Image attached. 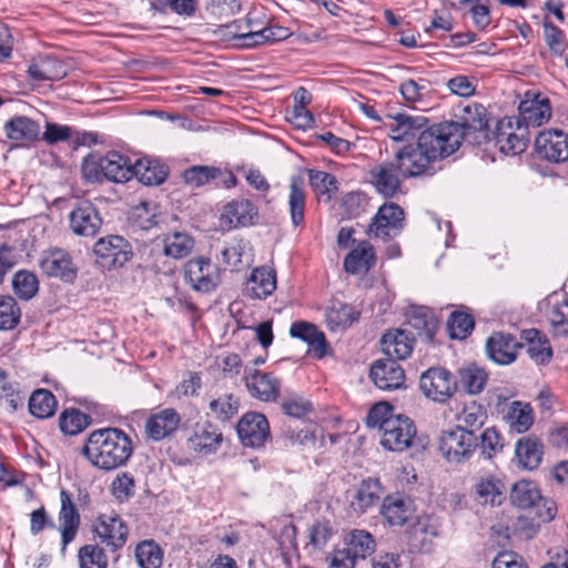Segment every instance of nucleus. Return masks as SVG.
Returning <instances> with one entry per match:
<instances>
[{"label": "nucleus", "mask_w": 568, "mask_h": 568, "mask_svg": "<svg viewBox=\"0 0 568 568\" xmlns=\"http://www.w3.org/2000/svg\"><path fill=\"white\" fill-rule=\"evenodd\" d=\"M194 246L192 236L184 232H174L164 239V254L173 258L189 255Z\"/></svg>", "instance_id": "8fccbe9b"}, {"label": "nucleus", "mask_w": 568, "mask_h": 568, "mask_svg": "<svg viewBox=\"0 0 568 568\" xmlns=\"http://www.w3.org/2000/svg\"><path fill=\"white\" fill-rule=\"evenodd\" d=\"M471 493L476 504L496 507L505 499V485L495 473L483 471L475 476Z\"/></svg>", "instance_id": "ddd939ff"}, {"label": "nucleus", "mask_w": 568, "mask_h": 568, "mask_svg": "<svg viewBox=\"0 0 568 568\" xmlns=\"http://www.w3.org/2000/svg\"><path fill=\"white\" fill-rule=\"evenodd\" d=\"M55 408V397L47 389L34 390L30 396L29 410L37 418L44 419L51 417Z\"/></svg>", "instance_id": "49530a36"}, {"label": "nucleus", "mask_w": 568, "mask_h": 568, "mask_svg": "<svg viewBox=\"0 0 568 568\" xmlns=\"http://www.w3.org/2000/svg\"><path fill=\"white\" fill-rule=\"evenodd\" d=\"M305 202L304 181L298 176H293L290 181L288 206L291 222L295 227L304 222Z\"/></svg>", "instance_id": "c03bdc74"}, {"label": "nucleus", "mask_w": 568, "mask_h": 568, "mask_svg": "<svg viewBox=\"0 0 568 568\" xmlns=\"http://www.w3.org/2000/svg\"><path fill=\"white\" fill-rule=\"evenodd\" d=\"M538 310L540 315L550 324L555 334H568V300L564 292H552L544 298Z\"/></svg>", "instance_id": "dca6fc26"}, {"label": "nucleus", "mask_w": 568, "mask_h": 568, "mask_svg": "<svg viewBox=\"0 0 568 568\" xmlns=\"http://www.w3.org/2000/svg\"><path fill=\"white\" fill-rule=\"evenodd\" d=\"M243 379L252 397L262 402H274L277 399L281 383L273 374L246 365Z\"/></svg>", "instance_id": "2eb2a0df"}, {"label": "nucleus", "mask_w": 568, "mask_h": 568, "mask_svg": "<svg viewBox=\"0 0 568 568\" xmlns=\"http://www.w3.org/2000/svg\"><path fill=\"white\" fill-rule=\"evenodd\" d=\"M93 532L101 544L111 550H118L125 545L129 529L118 515L102 514L93 524Z\"/></svg>", "instance_id": "4468645a"}, {"label": "nucleus", "mask_w": 568, "mask_h": 568, "mask_svg": "<svg viewBox=\"0 0 568 568\" xmlns=\"http://www.w3.org/2000/svg\"><path fill=\"white\" fill-rule=\"evenodd\" d=\"M541 493L538 485L531 480H519L510 490L513 505L521 509H530L537 501L541 500Z\"/></svg>", "instance_id": "37998d69"}, {"label": "nucleus", "mask_w": 568, "mask_h": 568, "mask_svg": "<svg viewBox=\"0 0 568 568\" xmlns=\"http://www.w3.org/2000/svg\"><path fill=\"white\" fill-rule=\"evenodd\" d=\"M276 288L275 272L268 267L255 268L248 280V292L254 298H265Z\"/></svg>", "instance_id": "a19ab883"}, {"label": "nucleus", "mask_w": 568, "mask_h": 568, "mask_svg": "<svg viewBox=\"0 0 568 568\" xmlns=\"http://www.w3.org/2000/svg\"><path fill=\"white\" fill-rule=\"evenodd\" d=\"M70 227L77 235L93 236L100 230L102 220L95 207L89 203H80L70 213Z\"/></svg>", "instance_id": "a878e982"}, {"label": "nucleus", "mask_w": 568, "mask_h": 568, "mask_svg": "<svg viewBox=\"0 0 568 568\" xmlns=\"http://www.w3.org/2000/svg\"><path fill=\"white\" fill-rule=\"evenodd\" d=\"M373 383L383 390L400 388L405 383V373L400 365L393 358L377 359L369 372Z\"/></svg>", "instance_id": "412c9836"}, {"label": "nucleus", "mask_w": 568, "mask_h": 568, "mask_svg": "<svg viewBox=\"0 0 568 568\" xmlns=\"http://www.w3.org/2000/svg\"><path fill=\"white\" fill-rule=\"evenodd\" d=\"M215 33L223 40L236 41V45L242 48H254L264 43L281 41L288 37V30H276V33L251 31L246 28L245 20H235L232 23L220 26Z\"/></svg>", "instance_id": "0eeeda50"}, {"label": "nucleus", "mask_w": 568, "mask_h": 568, "mask_svg": "<svg viewBox=\"0 0 568 568\" xmlns=\"http://www.w3.org/2000/svg\"><path fill=\"white\" fill-rule=\"evenodd\" d=\"M366 425L377 432L381 446L394 453L409 449L417 435L413 419L403 414H395L394 408L385 402L369 409Z\"/></svg>", "instance_id": "f257e3e1"}, {"label": "nucleus", "mask_w": 568, "mask_h": 568, "mask_svg": "<svg viewBox=\"0 0 568 568\" xmlns=\"http://www.w3.org/2000/svg\"><path fill=\"white\" fill-rule=\"evenodd\" d=\"M133 163L119 152H109L104 156L89 155L82 162V174L89 182L103 179L123 183L132 179Z\"/></svg>", "instance_id": "7ed1b4c3"}, {"label": "nucleus", "mask_w": 568, "mask_h": 568, "mask_svg": "<svg viewBox=\"0 0 568 568\" xmlns=\"http://www.w3.org/2000/svg\"><path fill=\"white\" fill-rule=\"evenodd\" d=\"M400 93L406 102L415 103L422 101L428 93V83L425 80H406L400 84Z\"/></svg>", "instance_id": "338daca9"}, {"label": "nucleus", "mask_w": 568, "mask_h": 568, "mask_svg": "<svg viewBox=\"0 0 568 568\" xmlns=\"http://www.w3.org/2000/svg\"><path fill=\"white\" fill-rule=\"evenodd\" d=\"M93 251L97 262L108 270L121 267L132 257L131 245L120 235L101 237L94 244Z\"/></svg>", "instance_id": "1a4fd4ad"}, {"label": "nucleus", "mask_w": 568, "mask_h": 568, "mask_svg": "<svg viewBox=\"0 0 568 568\" xmlns=\"http://www.w3.org/2000/svg\"><path fill=\"white\" fill-rule=\"evenodd\" d=\"M419 389L427 399L444 404L457 392V379L447 368L430 367L420 375Z\"/></svg>", "instance_id": "423d86ee"}, {"label": "nucleus", "mask_w": 568, "mask_h": 568, "mask_svg": "<svg viewBox=\"0 0 568 568\" xmlns=\"http://www.w3.org/2000/svg\"><path fill=\"white\" fill-rule=\"evenodd\" d=\"M133 453L130 436L119 428L93 430L82 448L83 456L92 466L113 470L126 464Z\"/></svg>", "instance_id": "f03ea898"}, {"label": "nucleus", "mask_w": 568, "mask_h": 568, "mask_svg": "<svg viewBox=\"0 0 568 568\" xmlns=\"http://www.w3.org/2000/svg\"><path fill=\"white\" fill-rule=\"evenodd\" d=\"M518 343L509 334H494L486 343L487 354L490 359L500 365L513 363L517 356Z\"/></svg>", "instance_id": "7c9ffc66"}, {"label": "nucleus", "mask_w": 568, "mask_h": 568, "mask_svg": "<svg viewBox=\"0 0 568 568\" xmlns=\"http://www.w3.org/2000/svg\"><path fill=\"white\" fill-rule=\"evenodd\" d=\"M270 532L284 544L295 538L296 528L288 516H281L270 520Z\"/></svg>", "instance_id": "69168bd1"}, {"label": "nucleus", "mask_w": 568, "mask_h": 568, "mask_svg": "<svg viewBox=\"0 0 568 568\" xmlns=\"http://www.w3.org/2000/svg\"><path fill=\"white\" fill-rule=\"evenodd\" d=\"M310 183L314 192L329 201L332 194L337 191V181L334 175L324 171H310Z\"/></svg>", "instance_id": "5fc2aeb1"}, {"label": "nucleus", "mask_w": 568, "mask_h": 568, "mask_svg": "<svg viewBox=\"0 0 568 568\" xmlns=\"http://www.w3.org/2000/svg\"><path fill=\"white\" fill-rule=\"evenodd\" d=\"M281 408L287 416L302 418L312 412L313 406L312 403L306 398L294 395L285 399L282 403Z\"/></svg>", "instance_id": "774afa93"}, {"label": "nucleus", "mask_w": 568, "mask_h": 568, "mask_svg": "<svg viewBox=\"0 0 568 568\" xmlns=\"http://www.w3.org/2000/svg\"><path fill=\"white\" fill-rule=\"evenodd\" d=\"M256 215L257 209L252 202L244 199L233 200L224 205L220 223L226 230L248 226L254 223Z\"/></svg>", "instance_id": "393cba45"}, {"label": "nucleus", "mask_w": 568, "mask_h": 568, "mask_svg": "<svg viewBox=\"0 0 568 568\" xmlns=\"http://www.w3.org/2000/svg\"><path fill=\"white\" fill-rule=\"evenodd\" d=\"M402 178H406L395 158L371 170V182L376 191L386 196H394L400 187Z\"/></svg>", "instance_id": "aec40b11"}, {"label": "nucleus", "mask_w": 568, "mask_h": 568, "mask_svg": "<svg viewBox=\"0 0 568 568\" xmlns=\"http://www.w3.org/2000/svg\"><path fill=\"white\" fill-rule=\"evenodd\" d=\"M180 422V414L174 408H164L146 419L145 434L153 440H161L174 433Z\"/></svg>", "instance_id": "bb28decb"}, {"label": "nucleus", "mask_w": 568, "mask_h": 568, "mask_svg": "<svg viewBox=\"0 0 568 568\" xmlns=\"http://www.w3.org/2000/svg\"><path fill=\"white\" fill-rule=\"evenodd\" d=\"M359 313L351 305L334 302L326 312L325 320L331 331L344 329L357 322Z\"/></svg>", "instance_id": "79ce46f5"}, {"label": "nucleus", "mask_w": 568, "mask_h": 568, "mask_svg": "<svg viewBox=\"0 0 568 568\" xmlns=\"http://www.w3.org/2000/svg\"><path fill=\"white\" fill-rule=\"evenodd\" d=\"M67 74L64 65L52 57H40L28 67V75L37 82L57 81Z\"/></svg>", "instance_id": "f704fd0d"}, {"label": "nucleus", "mask_w": 568, "mask_h": 568, "mask_svg": "<svg viewBox=\"0 0 568 568\" xmlns=\"http://www.w3.org/2000/svg\"><path fill=\"white\" fill-rule=\"evenodd\" d=\"M519 114L516 116L520 123L528 129V126H540L547 123L551 118V105L547 97L536 94L534 98L526 95L518 106Z\"/></svg>", "instance_id": "4be33fe9"}, {"label": "nucleus", "mask_w": 568, "mask_h": 568, "mask_svg": "<svg viewBox=\"0 0 568 568\" xmlns=\"http://www.w3.org/2000/svg\"><path fill=\"white\" fill-rule=\"evenodd\" d=\"M464 128L454 122H444L423 129L418 141L435 160H442L458 150L464 140Z\"/></svg>", "instance_id": "20e7f679"}, {"label": "nucleus", "mask_w": 568, "mask_h": 568, "mask_svg": "<svg viewBox=\"0 0 568 568\" xmlns=\"http://www.w3.org/2000/svg\"><path fill=\"white\" fill-rule=\"evenodd\" d=\"M6 136L12 141L33 142L40 136V124L24 115H16L4 123Z\"/></svg>", "instance_id": "473e14b6"}, {"label": "nucleus", "mask_w": 568, "mask_h": 568, "mask_svg": "<svg viewBox=\"0 0 568 568\" xmlns=\"http://www.w3.org/2000/svg\"><path fill=\"white\" fill-rule=\"evenodd\" d=\"M479 445L484 457L490 459L501 452L503 437L494 427H489L481 433Z\"/></svg>", "instance_id": "0e129e2a"}, {"label": "nucleus", "mask_w": 568, "mask_h": 568, "mask_svg": "<svg viewBox=\"0 0 568 568\" xmlns=\"http://www.w3.org/2000/svg\"><path fill=\"white\" fill-rule=\"evenodd\" d=\"M135 176L145 185H159L168 176L165 165L151 159H139L132 165V178Z\"/></svg>", "instance_id": "ea45409f"}, {"label": "nucleus", "mask_w": 568, "mask_h": 568, "mask_svg": "<svg viewBox=\"0 0 568 568\" xmlns=\"http://www.w3.org/2000/svg\"><path fill=\"white\" fill-rule=\"evenodd\" d=\"M537 153L551 162L568 160V135L562 131L540 132L535 141Z\"/></svg>", "instance_id": "b1692460"}, {"label": "nucleus", "mask_w": 568, "mask_h": 568, "mask_svg": "<svg viewBox=\"0 0 568 568\" xmlns=\"http://www.w3.org/2000/svg\"><path fill=\"white\" fill-rule=\"evenodd\" d=\"M415 339L405 331L394 329L385 333L381 339L383 352L393 359L402 361L410 356Z\"/></svg>", "instance_id": "2f4dec72"}, {"label": "nucleus", "mask_w": 568, "mask_h": 568, "mask_svg": "<svg viewBox=\"0 0 568 568\" xmlns=\"http://www.w3.org/2000/svg\"><path fill=\"white\" fill-rule=\"evenodd\" d=\"M542 38L554 57H564L568 47L565 33L547 18L542 21Z\"/></svg>", "instance_id": "09e8293b"}, {"label": "nucleus", "mask_w": 568, "mask_h": 568, "mask_svg": "<svg viewBox=\"0 0 568 568\" xmlns=\"http://www.w3.org/2000/svg\"><path fill=\"white\" fill-rule=\"evenodd\" d=\"M459 374L460 383L467 393L478 394L484 389L487 382V374L484 369L471 365L462 368Z\"/></svg>", "instance_id": "6e6d98bb"}, {"label": "nucleus", "mask_w": 568, "mask_h": 568, "mask_svg": "<svg viewBox=\"0 0 568 568\" xmlns=\"http://www.w3.org/2000/svg\"><path fill=\"white\" fill-rule=\"evenodd\" d=\"M80 568H106L108 559L98 545H85L79 550Z\"/></svg>", "instance_id": "052dcab7"}, {"label": "nucleus", "mask_w": 568, "mask_h": 568, "mask_svg": "<svg viewBox=\"0 0 568 568\" xmlns=\"http://www.w3.org/2000/svg\"><path fill=\"white\" fill-rule=\"evenodd\" d=\"M135 558L141 568H161L163 551L152 540H144L135 548Z\"/></svg>", "instance_id": "3c124183"}, {"label": "nucleus", "mask_w": 568, "mask_h": 568, "mask_svg": "<svg viewBox=\"0 0 568 568\" xmlns=\"http://www.w3.org/2000/svg\"><path fill=\"white\" fill-rule=\"evenodd\" d=\"M506 420L511 432L517 434L526 433L534 423L531 406L523 402H513L508 407Z\"/></svg>", "instance_id": "a18cd8bd"}, {"label": "nucleus", "mask_w": 568, "mask_h": 568, "mask_svg": "<svg viewBox=\"0 0 568 568\" xmlns=\"http://www.w3.org/2000/svg\"><path fill=\"white\" fill-rule=\"evenodd\" d=\"M486 417L487 415L485 408L480 404L473 400L466 404L463 410L459 413L458 422L465 428L480 427L484 425Z\"/></svg>", "instance_id": "e2e57ef3"}, {"label": "nucleus", "mask_w": 568, "mask_h": 568, "mask_svg": "<svg viewBox=\"0 0 568 568\" xmlns=\"http://www.w3.org/2000/svg\"><path fill=\"white\" fill-rule=\"evenodd\" d=\"M395 160L406 178L426 173L436 161L418 140L416 146L406 145L396 152Z\"/></svg>", "instance_id": "a211bd4d"}, {"label": "nucleus", "mask_w": 568, "mask_h": 568, "mask_svg": "<svg viewBox=\"0 0 568 568\" xmlns=\"http://www.w3.org/2000/svg\"><path fill=\"white\" fill-rule=\"evenodd\" d=\"M495 141L504 154H520L528 145V131L516 116H505L496 124Z\"/></svg>", "instance_id": "6e6552de"}, {"label": "nucleus", "mask_w": 568, "mask_h": 568, "mask_svg": "<svg viewBox=\"0 0 568 568\" xmlns=\"http://www.w3.org/2000/svg\"><path fill=\"white\" fill-rule=\"evenodd\" d=\"M515 455L521 468L534 470L542 460L544 446L535 437H523L516 443Z\"/></svg>", "instance_id": "c9c22d12"}, {"label": "nucleus", "mask_w": 568, "mask_h": 568, "mask_svg": "<svg viewBox=\"0 0 568 568\" xmlns=\"http://www.w3.org/2000/svg\"><path fill=\"white\" fill-rule=\"evenodd\" d=\"M211 413L221 420L232 418L239 412V400L231 394H224L209 404Z\"/></svg>", "instance_id": "bf43d9fd"}, {"label": "nucleus", "mask_w": 568, "mask_h": 568, "mask_svg": "<svg viewBox=\"0 0 568 568\" xmlns=\"http://www.w3.org/2000/svg\"><path fill=\"white\" fill-rule=\"evenodd\" d=\"M221 175V170L214 166L195 165L183 172V180L192 187H200Z\"/></svg>", "instance_id": "864d4df0"}, {"label": "nucleus", "mask_w": 568, "mask_h": 568, "mask_svg": "<svg viewBox=\"0 0 568 568\" xmlns=\"http://www.w3.org/2000/svg\"><path fill=\"white\" fill-rule=\"evenodd\" d=\"M14 293L22 300L32 298L39 288V282L34 274L28 271H19L12 281Z\"/></svg>", "instance_id": "4d7b16f0"}, {"label": "nucleus", "mask_w": 568, "mask_h": 568, "mask_svg": "<svg viewBox=\"0 0 568 568\" xmlns=\"http://www.w3.org/2000/svg\"><path fill=\"white\" fill-rule=\"evenodd\" d=\"M381 514L389 525L402 526L414 514L413 501L403 495H389L383 500Z\"/></svg>", "instance_id": "c756f323"}, {"label": "nucleus", "mask_w": 568, "mask_h": 568, "mask_svg": "<svg viewBox=\"0 0 568 568\" xmlns=\"http://www.w3.org/2000/svg\"><path fill=\"white\" fill-rule=\"evenodd\" d=\"M426 125L427 119L425 116L407 113L389 114L384 121L387 135L396 142L414 138L417 133H420Z\"/></svg>", "instance_id": "6ab92c4d"}, {"label": "nucleus", "mask_w": 568, "mask_h": 568, "mask_svg": "<svg viewBox=\"0 0 568 568\" xmlns=\"http://www.w3.org/2000/svg\"><path fill=\"white\" fill-rule=\"evenodd\" d=\"M39 266L49 277H59L65 282H72L75 277V268L70 255L60 248L44 251L39 260Z\"/></svg>", "instance_id": "5701e85b"}, {"label": "nucleus", "mask_w": 568, "mask_h": 568, "mask_svg": "<svg viewBox=\"0 0 568 568\" xmlns=\"http://www.w3.org/2000/svg\"><path fill=\"white\" fill-rule=\"evenodd\" d=\"M412 546L419 551H429L438 536V525L430 517L418 518L409 530Z\"/></svg>", "instance_id": "58836bf2"}, {"label": "nucleus", "mask_w": 568, "mask_h": 568, "mask_svg": "<svg viewBox=\"0 0 568 568\" xmlns=\"http://www.w3.org/2000/svg\"><path fill=\"white\" fill-rule=\"evenodd\" d=\"M528 341L527 354L537 364H546L550 361L552 352L548 341L540 336L538 331L531 329L525 333Z\"/></svg>", "instance_id": "de8ad7c7"}, {"label": "nucleus", "mask_w": 568, "mask_h": 568, "mask_svg": "<svg viewBox=\"0 0 568 568\" xmlns=\"http://www.w3.org/2000/svg\"><path fill=\"white\" fill-rule=\"evenodd\" d=\"M60 503L59 524L63 548H65L75 538L80 525V516L71 495L64 489L60 491Z\"/></svg>", "instance_id": "c85d7f7f"}, {"label": "nucleus", "mask_w": 568, "mask_h": 568, "mask_svg": "<svg viewBox=\"0 0 568 568\" xmlns=\"http://www.w3.org/2000/svg\"><path fill=\"white\" fill-rule=\"evenodd\" d=\"M344 547L357 560H363L374 554L376 541L373 535L364 529H353L344 537Z\"/></svg>", "instance_id": "e433bc0d"}, {"label": "nucleus", "mask_w": 568, "mask_h": 568, "mask_svg": "<svg viewBox=\"0 0 568 568\" xmlns=\"http://www.w3.org/2000/svg\"><path fill=\"white\" fill-rule=\"evenodd\" d=\"M290 334L294 338L302 339L308 344V353L317 358H323L327 352V343L323 332L308 322L296 321L290 327Z\"/></svg>", "instance_id": "cd10ccee"}, {"label": "nucleus", "mask_w": 568, "mask_h": 568, "mask_svg": "<svg viewBox=\"0 0 568 568\" xmlns=\"http://www.w3.org/2000/svg\"><path fill=\"white\" fill-rule=\"evenodd\" d=\"M474 321L470 315L463 312H454L447 321V329L452 338L463 339L473 329Z\"/></svg>", "instance_id": "680f3d73"}, {"label": "nucleus", "mask_w": 568, "mask_h": 568, "mask_svg": "<svg viewBox=\"0 0 568 568\" xmlns=\"http://www.w3.org/2000/svg\"><path fill=\"white\" fill-rule=\"evenodd\" d=\"M405 214L395 203H385L375 214L369 225V233L377 239L388 241L396 236L404 226Z\"/></svg>", "instance_id": "9b49d317"}, {"label": "nucleus", "mask_w": 568, "mask_h": 568, "mask_svg": "<svg viewBox=\"0 0 568 568\" xmlns=\"http://www.w3.org/2000/svg\"><path fill=\"white\" fill-rule=\"evenodd\" d=\"M237 435L246 447L258 448L270 436V426L266 417L261 413H246L237 423Z\"/></svg>", "instance_id": "f3484780"}, {"label": "nucleus", "mask_w": 568, "mask_h": 568, "mask_svg": "<svg viewBox=\"0 0 568 568\" xmlns=\"http://www.w3.org/2000/svg\"><path fill=\"white\" fill-rule=\"evenodd\" d=\"M383 495V487L378 479L367 478L361 481L352 499V507L357 513H366L376 506Z\"/></svg>", "instance_id": "72a5a7b5"}, {"label": "nucleus", "mask_w": 568, "mask_h": 568, "mask_svg": "<svg viewBox=\"0 0 568 568\" xmlns=\"http://www.w3.org/2000/svg\"><path fill=\"white\" fill-rule=\"evenodd\" d=\"M223 434L217 425L204 420L197 422L186 440L187 448L201 457L216 454L223 443Z\"/></svg>", "instance_id": "9d476101"}, {"label": "nucleus", "mask_w": 568, "mask_h": 568, "mask_svg": "<svg viewBox=\"0 0 568 568\" xmlns=\"http://www.w3.org/2000/svg\"><path fill=\"white\" fill-rule=\"evenodd\" d=\"M375 264V253L371 243L363 241L344 260V268L352 274H366Z\"/></svg>", "instance_id": "4c0bfd02"}, {"label": "nucleus", "mask_w": 568, "mask_h": 568, "mask_svg": "<svg viewBox=\"0 0 568 568\" xmlns=\"http://www.w3.org/2000/svg\"><path fill=\"white\" fill-rule=\"evenodd\" d=\"M90 423V418L87 414L78 409H67L59 418V426L62 433L65 435H78L81 433Z\"/></svg>", "instance_id": "603ef678"}, {"label": "nucleus", "mask_w": 568, "mask_h": 568, "mask_svg": "<svg viewBox=\"0 0 568 568\" xmlns=\"http://www.w3.org/2000/svg\"><path fill=\"white\" fill-rule=\"evenodd\" d=\"M477 446L476 434L462 425L442 430L438 437V449L448 463L460 464L468 460Z\"/></svg>", "instance_id": "39448f33"}, {"label": "nucleus", "mask_w": 568, "mask_h": 568, "mask_svg": "<svg viewBox=\"0 0 568 568\" xmlns=\"http://www.w3.org/2000/svg\"><path fill=\"white\" fill-rule=\"evenodd\" d=\"M21 312L11 296H0V329H12L20 321Z\"/></svg>", "instance_id": "13d9d810"}, {"label": "nucleus", "mask_w": 568, "mask_h": 568, "mask_svg": "<svg viewBox=\"0 0 568 568\" xmlns=\"http://www.w3.org/2000/svg\"><path fill=\"white\" fill-rule=\"evenodd\" d=\"M184 277L186 282L197 292H211L220 282V271L217 265L209 258L190 260L184 267Z\"/></svg>", "instance_id": "f8f14e48"}]
</instances>
